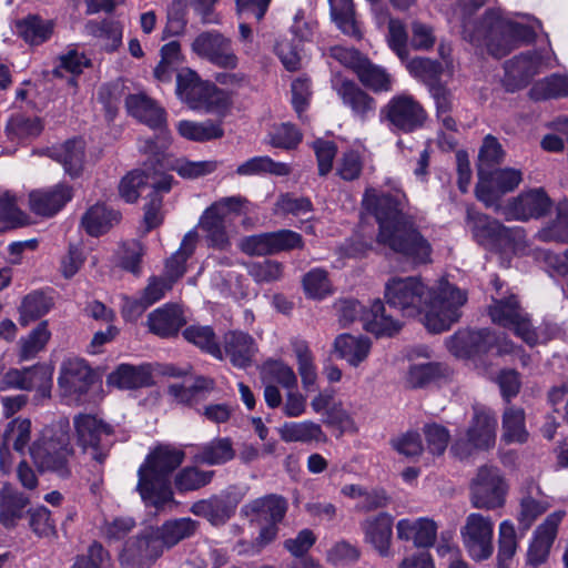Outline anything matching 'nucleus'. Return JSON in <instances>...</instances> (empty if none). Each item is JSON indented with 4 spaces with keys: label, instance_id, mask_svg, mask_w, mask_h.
Returning <instances> with one entry per match:
<instances>
[{
    "label": "nucleus",
    "instance_id": "1",
    "mask_svg": "<svg viewBox=\"0 0 568 568\" xmlns=\"http://www.w3.org/2000/svg\"><path fill=\"white\" fill-rule=\"evenodd\" d=\"M385 300L389 307L403 316L424 314L423 324L432 333L450 328L460 317L459 308L466 302V294L447 281H440L437 288H428L418 277H393L385 285Z\"/></svg>",
    "mask_w": 568,
    "mask_h": 568
},
{
    "label": "nucleus",
    "instance_id": "2",
    "mask_svg": "<svg viewBox=\"0 0 568 568\" xmlns=\"http://www.w3.org/2000/svg\"><path fill=\"white\" fill-rule=\"evenodd\" d=\"M362 204L379 224L377 243L389 247L413 265L432 263V244L418 231L410 217L404 214L406 196L403 192L397 190L393 193H384L374 187H367Z\"/></svg>",
    "mask_w": 568,
    "mask_h": 568
},
{
    "label": "nucleus",
    "instance_id": "3",
    "mask_svg": "<svg viewBox=\"0 0 568 568\" xmlns=\"http://www.w3.org/2000/svg\"><path fill=\"white\" fill-rule=\"evenodd\" d=\"M463 38L475 47H486L490 55L500 59L509 54L518 41L532 42L536 31L504 18L499 11L488 10L479 21H464Z\"/></svg>",
    "mask_w": 568,
    "mask_h": 568
},
{
    "label": "nucleus",
    "instance_id": "4",
    "mask_svg": "<svg viewBox=\"0 0 568 568\" xmlns=\"http://www.w3.org/2000/svg\"><path fill=\"white\" fill-rule=\"evenodd\" d=\"M184 457L182 449L170 445H160L148 455L138 470V490L146 505L160 509L173 501L169 476Z\"/></svg>",
    "mask_w": 568,
    "mask_h": 568
},
{
    "label": "nucleus",
    "instance_id": "5",
    "mask_svg": "<svg viewBox=\"0 0 568 568\" xmlns=\"http://www.w3.org/2000/svg\"><path fill=\"white\" fill-rule=\"evenodd\" d=\"M30 456L40 471H50L60 478L71 475L70 459L74 449L67 427H45L29 446Z\"/></svg>",
    "mask_w": 568,
    "mask_h": 568
},
{
    "label": "nucleus",
    "instance_id": "6",
    "mask_svg": "<svg viewBox=\"0 0 568 568\" xmlns=\"http://www.w3.org/2000/svg\"><path fill=\"white\" fill-rule=\"evenodd\" d=\"M74 438L81 452L93 463L103 466L114 440V428L93 414L80 413L73 417Z\"/></svg>",
    "mask_w": 568,
    "mask_h": 568
},
{
    "label": "nucleus",
    "instance_id": "7",
    "mask_svg": "<svg viewBox=\"0 0 568 568\" xmlns=\"http://www.w3.org/2000/svg\"><path fill=\"white\" fill-rule=\"evenodd\" d=\"M288 510L287 499L278 494H268L255 498L241 508V515L251 524L260 527L255 542L258 549L274 541L278 535V525Z\"/></svg>",
    "mask_w": 568,
    "mask_h": 568
},
{
    "label": "nucleus",
    "instance_id": "8",
    "mask_svg": "<svg viewBox=\"0 0 568 568\" xmlns=\"http://www.w3.org/2000/svg\"><path fill=\"white\" fill-rule=\"evenodd\" d=\"M466 224L474 240L485 248L499 251L513 247L524 239L520 227H507L498 220L468 206Z\"/></svg>",
    "mask_w": 568,
    "mask_h": 568
},
{
    "label": "nucleus",
    "instance_id": "9",
    "mask_svg": "<svg viewBox=\"0 0 568 568\" xmlns=\"http://www.w3.org/2000/svg\"><path fill=\"white\" fill-rule=\"evenodd\" d=\"M339 322L343 325L361 321L363 327L376 336H392L402 328V323L387 314L381 300L372 303L369 310L355 300H342L337 303Z\"/></svg>",
    "mask_w": 568,
    "mask_h": 568
},
{
    "label": "nucleus",
    "instance_id": "10",
    "mask_svg": "<svg viewBox=\"0 0 568 568\" xmlns=\"http://www.w3.org/2000/svg\"><path fill=\"white\" fill-rule=\"evenodd\" d=\"M128 112L153 130H158L156 139H148L142 146L144 152L159 154L169 145L165 111L153 99L144 93L130 94L125 99Z\"/></svg>",
    "mask_w": 568,
    "mask_h": 568
},
{
    "label": "nucleus",
    "instance_id": "11",
    "mask_svg": "<svg viewBox=\"0 0 568 568\" xmlns=\"http://www.w3.org/2000/svg\"><path fill=\"white\" fill-rule=\"evenodd\" d=\"M497 418L485 409H475L465 438H458L452 452L460 459L467 458L474 450H488L496 443Z\"/></svg>",
    "mask_w": 568,
    "mask_h": 568
},
{
    "label": "nucleus",
    "instance_id": "12",
    "mask_svg": "<svg viewBox=\"0 0 568 568\" xmlns=\"http://www.w3.org/2000/svg\"><path fill=\"white\" fill-rule=\"evenodd\" d=\"M507 481L500 469L493 465L478 468L470 484V500L475 508L495 509L505 504Z\"/></svg>",
    "mask_w": 568,
    "mask_h": 568
},
{
    "label": "nucleus",
    "instance_id": "13",
    "mask_svg": "<svg viewBox=\"0 0 568 568\" xmlns=\"http://www.w3.org/2000/svg\"><path fill=\"white\" fill-rule=\"evenodd\" d=\"M381 119L388 122L392 130L412 133L424 126L427 112L410 94L394 95L381 110Z\"/></svg>",
    "mask_w": 568,
    "mask_h": 568
},
{
    "label": "nucleus",
    "instance_id": "14",
    "mask_svg": "<svg viewBox=\"0 0 568 568\" xmlns=\"http://www.w3.org/2000/svg\"><path fill=\"white\" fill-rule=\"evenodd\" d=\"M491 321L503 327L514 331L525 343L534 346L538 342V336L532 328L527 314L519 306L515 295L508 297H494V304L489 306Z\"/></svg>",
    "mask_w": 568,
    "mask_h": 568
},
{
    "label": "nucleus",
    "instance_id": "15",
    "mask_svg": "<svg viewBox=\"0 0 568 568\" xmlns=\"http://www.w3.org/2000/svg\"><path fill=\"white\" fill-rule=\"evenodd\" d=\"M191 49L199 58L217 68L234 70L239 65V57L233 49L232 40L217 30L199 33Z\"/></svg>",
    "mask_w": 568,
    "mask_h": 568
},
{
    "label": "nucleus",
    "instance_id": "16",
    "mask_svg": "<svg viewBox=\"0 0 568 568\" xmlns=\"http://www.w3.org/2000/svg\"><path fill=\"white\" fill-rule=\"evenodd\" d=\"M460 535L465 549L474 560H485L493 555L494 523L490 517L477 513L469 514Z\"/></svg>",
    "mask_w": 568,
    "mask_h": 568
},
{
    "label": "nucleus",
    "instance_id": "17",
    "mask_svg": "<svg viewBox=\"0 0 568 568\" xmlns=\"http://www.w3.org/2000/svg\"><path fill=\"white\" fill-rule=\"evenodd\" d=\"M303 237L291 230H280L246 236L241 241V250L248 255H273L280 252L302 248Z\"/></svg>",
    "mask_w": 568,
    "mask_h": 568
},
{
    "label": "nucleus",
    "instance_id": "18",
    "mask_svg": "<svg viewBox=\"0 0 568 568\" xmlns=\"http://www.w3.org/2000/svg\"><path fill=\"white\" fill-rule=\"evenodd\" d=\"M173 176L145 166L143 170H133L122 178L119 184L120 196L128 203H134L143 187H150L151 191L170 192L173 184Z\"/></svg>",
    "mask_w": 568,
    "mask_h": 568
},
{
    "label": "nucleus",
    "instance_id": "19",
    "mask_svg": "<svg viewBox=\"0 0 568 568\" xmlns=\"http://www.w3.org/2000/svg\"><path fill=\"white\" fill-rule=\"evenodd\" d=\"M505 152L497 139L490 134L486 135L480 146L477 163L478 182L475 186V195L486 207L497 203V194L490 187L486 174L490 168L503 162Z\"/></svg>",
    "mask_w": 568,
    "mask_h": 568
},
{
    "label": "nucleus",
    "instance_id": "20",
    "mask_svg": "<svg viewBox=\"0 0 568 568\" xmlns=\"http://www.w3.org/2000/svg\"><path fill=\"white\" fill-rule=\"evenodd\" d=\"M244 498L243 491L237 487H229L219 495L194 503L191 511L195 516L207 519L212 525L225 524L234 514L239 504Z\"/></svg>",
    "mask_w": 568,
    "mask_h": 568
},
{
    "label": "nucleus",
    "instance_id": "21",
    "mask_svg": "<svg viewBox=\"0 0 568 568\" xmlns=\"http://www.w3.org/2000/svg\"><path fill=\"white\" fill-rule=\"evenodd\" d=\"M162 556L159 541L151 529L130 538L124 544L119 560L124 568H150Z\"/></svg>",
    "mask_w": 568,
    "mask_h": 568
},
{
    "label": "nucleus",
    "instance_id": "22",
    "mask_svg": "<svg viewBox=\"0 0 568 568\" xmlns=\"http://www.w3.org/2000/svg\"><path fill=\"white\" fill-rule=\"evenodd\" d=\"M564 515V511H555L536 528L526 552L525 568H538L548 560Z\"/></svg>",
    "mask_w": 568,
    "mask_h": 568
},
{
    "label": "nucleus",
    "instance_id": "23",
    "mask_svg": "<svg viewBox=\"0 0 568 568\" xmlns=\"http://www.w3.org/2000/svg\"><path fill=\"white\" fill-rule=\"evenodd\" d=\"M552 206L551 199L542 189H531L513 197L505 207L507 220L526 222L547 215Z\"/></svg>",
    "mask_w": 568,
    "mask_h": 568
},
{
    "label": "nucleus",
    "instance_id": "24",
    "mask_svg": "<svg viewBox=\"0 0 568 568\" xmlns=\"http://www.w3.org/2000/svg\"><path fill=\"white\" fill-rule=\"evenodd\" d=\"M93 377L92 369L84 359L69 357L61 364L58 384L64 395L74 396L80 400L91 387Z\"/></svg>",
    "mask_w": 568,
    "mask_h": 568
},
{
    "label": "nucleus",
    "instance_id": "25",
    "mask_svg": "<svg viewBox=\"0 0 568 568\" xmlns=\"http://www.w3.org/2000/svg\"><path fill=\"white\" fill-rule=\"evenodd\" d=\"M52 372L45 365H34L28 368H11L2 376L0 389L10 388L32 390L37 388L45 395L51 387Z\"/></svg>",
    "mask_w": 568,
    "mask_h": 568
},
{
    "label": "nucleus",
    "instance_id": "26",
    "mask_svg": "<svg viewBox=\"0 0 568 568\" xmlns=\"http://www.w3.org/2000/svg\"><path fill=\"white\" fill-rule=\"evenodd\" d=\"M541 55L537 51L520 53L505 62L503 85L508 92L525 88L537 74Z\"/></svg>",
    "mask_w": 568,
    "mask_h": 568
},
{
    "label": "nucleus",
    "instance_id": "27",
    "mask_svg": "<svg viewBox=\"0 0 568 568\" xmlns=\"http://www.w3.org/2000/svg\"><path fill=\"white\" fill-rule=\"evenodd\" d=\"M221 348L223 358H229L230 363L237 368L251 366L258 349L255 339L243 331L225 333Z\"/></svg>",
    "mask_w": 568,
    "mask_h": 568
},
{
    "label": "nucleus",
    "instance_id": "28",
    "mask_svg": "<svg viewBox=\"0 0 568 568\" xmlns=\"http://www.w3.org/2000/svg\"><path fill=\"white\" fill-rule=\"evenodd\" d=\"M497 343V335L488 328L459 332L449 341V349L460 357L487 354Z\"/></svg>",
    "mask_w": 568,
    "mask_h": 568
},
{
    "label": "nucleus",
    "instance_id": "29",
    "mask_svg": "<svg viewBox=\"0 0 568 568\" xmlns=\"http://www.w3.org/2000/svg\"><path fill=\"white\" fill-rule=\"evenodd\" d=\"M437 530L436 521L427 517L417 519L404 518L396 524L397 538L403 541H412L418 549L434 547L437 539Z\"/></svg>",
    "mask_w": 568,
    "mask_h": 568
},
{
    "label": "nucleus",
    "instance_id": "30",
    "mask_svg": "<svg viewBox=\"0 0 568 568\" xmlns=\"http://www.w3.org/2000/svg\"><path fill=\"white\" fill-rule=\"evenodd\" d=\"M72 199V187L57 184L48 190H34L29 194L30 210L41 216H53Z\"/></svg>",
    "mask_w": 568,
    "mask_h": 568
},
{
    "label": "nucleus",
    "instance_id": "31",
    "mask_svg": "<svg viewBox=\"0 0 568 568\" xmlns=\"http://www.w3.org/2000/svg\"><path fill=\"white\" fill-rule=\"evenodd\" d=\"M549 507L550 504L539 484L534 479H528L521 488L520 510L517 517L521 529L528 530Z\"/></svg>",
    "mask_w": 568,
    "mask_h": 568
},
{
    "label": "nucleus",
    "instance_id": "32",
    "mask_svg": "<svg viewBox=\"0 0 568 568\" xmlns=\"http://www.w3.org/2000/svg\"><path fill=\"white\" fill-rule=\"evenodd\" d=\"M365 541L371 544L382 556L390 555V542L393 536V517L387 513H379L376 516L366 518L361 523Z\"/></svg>",
    "mask_w": 568,
    "mask_h": 568
},
{
    "label": "nucleus",
    "instance_id": "33",
    "mask_svg": "<svg viewBox=\"0 0 568 568\" xmlns=\"http://www.w3.org/2000/svg\"><path fill=\"white\" fill-rule=\"evenodd\" d=\"M232 220L207 207L202 214L199 227L210 247L225 251L231 246L230 232Z\"/></svg>",
    "mask_w": 568,
    "mask_h": 568
},
{
    "label": "nucleus",
    "instance_id": "34",
    "mask_svg": "<svg viewBox=\"0 0 568 568\" xmlns=\"http://www.w3.org/2000/svg\"><path fill=\"white\" fill-rule=\"evenodd\" d=\"M48 155L62 164L64 172L71 178L81 175L85 158V142L82 139H70L48 150Z\"/></svg>",
    "mask_w": 568,
    "mask_h": 568
},
{
    "label": "nucleus",
    "instance_id": "35",
    "mask_svg": "<svg viewBox=\"0 0 568 568\" xmlns=\"http://www.w3.org/2000/svg\"><path fill=\"white\" fill-rule=\"evenodd\" d=\"M29 497L10 484H4L0 489V524L12 529L23 518L29 505Z\"/></svg>",
    "mask_w": 568,
    "mask_h": 568
},
{
    "label": "nucleus",
    "instance_id": "36",
    "mask_svg": "<svg viewBox=\"0 0 568 568\" xmlns=\"http://www.w3.org/2000/svg\"><path fill=\"white\" fill-rule=\"evenodd\" d=\"M210 81H203L192 69L184 68L176 74V95L191 109L200 110Z\"/></svg>",
    "mask_w": 568,
    "mask_h": 568
},
{
    "label": "nucleus",
    "instance_id": "37",
    "mask_svg": "<svg viewBox=\"0 0 568 568\" xmlns=\"http://www.w3.org/2000/svg\"><path fill=\"white\" fill-rule=\"evenodd\" d=\"M199 528V523L192 518H179L165 521L161 527L150 528L154 538L159 541L162 552L172 548L180 541L192 537Z\"/></svg>",
    "mask_w": 568,
    "mask_h": 568
},
{
    "label": "nucleus",
    "instance_id": "38",
    "mask_svg": "<svg viewBox=\"0 0 568 568\" xmlns=\"http://www.w3.org/2000/svg\"><path fill=\"white\" fill-rule=\"evenodd\" d=\"M150 331L160 337L175 336L186 324L182 310L178 305L168 304L149 314Z\"/></svg>",
    "mask_w": 568,
    "mask_h": 568
},
{
    "label": "nucleus",
    "instance_id": "39",
    "mask_svg": "<svg viewBox=\"0 0 568 568\" xmlns=\"http://www.w3.org/2000/svg\"><path fill=\"white\" fill-rule=\"evenodd\" d=\"M214 389L215 382L213 378L196 376L190 385L171 384L168 387V393L178 403L194 407L204 402Z\"/></svg>",
    "mask_w": 568,
    "mask_h": 568
},
{
    "label": "nucleus",
    "instance_id": "40",
    "mask_svg": "<svg viewBox=\"0 0 568 568\" xmlns=\"http://www.w3.org/2000/svg\"><path fill=\"white\" fill-rule=\"evenodd\" d=\"M337 93L343 103L349 106L354 115L362 121L367 120L376 110L375 99L353 81H343L337 89Z\"/></svg>",
    "mask_w": 568,
    "mask_h": 568
},
{
    "label": "nucleus",
    "instance_id": "41",
    "mask_svg": "<svg viewBox=\"0 0 568 568\" xmlns=\"http://www.w3.org/2000/svg\"><path fill=\"white\" fill-rule=\"evenodd\" d=\"M280 437L285 443H304L312 442L325 443L327 437L320 424L312 420L288 422L284 423L278 429Z\"/></svg>",
    "mask_w": 568,
    "mask_h": 568
},
{
    "label": "nucleus",
    "instance_id": "42",
    "mask_svg": "<svg viewBox=\"0 0 568 568\" xmlns=\"http://www.w3.org/2000/svg\"><path fill=\"white\" fill-rule=\"evenodd\" d=\"M53 29V21L44 20L38 14H29L16 21L17 33L30 45H39L48 41Z\"/></svg>",
    "mask_w": 568,
    "mask_h": 568
},
{
    "label": "nucleus",
    "instance_id": "43",
    "mask_svg": "<svg viewBox=\"0 0 568 568\" xmlns=\"http://www.w3.org/2000/svg\"><path fill=\"white\" fill-rule=\"evenodd\" d=\"M197 232H187L179 247V250L171 255L165 262L164 277L170 280L171 283H175L182 277L186 271L185 263L192 256L197 244Z\"/></svg>",
    "mask_w": 568,
    "mask_h": 568
},
{
    "label": "nucleus",
    "instance_id": "44",
    "mask_svg": "<svg viewBox=\"0 0 568 568\" xmlns=\"http://www.w3.org/2000/svg\"><path fill=\"white\" fill-rule=\"evenodd\" d=\"M235 456L232 440L227 437L214 438L199 447L193 456V462L200 465H223Z\"/></svg>",
    "mask_w": 568,
    "mask_h": 568
},
{
    "label": "nucleus",
    "instance_id": "45",
    "mask_svg": "<svg viewBox=\"0 0 568 568\" xmlns=\"http://www.w3.org/2000/svg\"><path fill=\"white\" fill-rule=\"evenodd\" d=\"M371 341L365 336L342 334L335 338L334 348L338 355L352 366H358L364 362L371 351Z\"/></svg>",
    "mask_w": 568,
    "mask_h": 568
},
{
    "label": "nucleus",
    "instance_id": "46",
    "mask_svg": "<svg viewBox=\"0 0 568 568\" xmlns=\"http://www.w3.org/2000/svg\"><path fill=\"white\" fill-rule=\"evenodd\" d=\"M88 34L99 39L101 47L109 52H113L122 44L123 27L119 21L104 19L102 21H89L85 24Z\"/></svg>",
    "mask_w": 568,
    "mask_h": 568
},
{
    "label": "nucleus",
    "instance_id": "47",
    "mask_svg": "<svg viewBox=\"0 0 568 568\" xmlns=\"http://www.w3.org/2000/svg\"><path fill=\"white\" fill-rule=\"evenodd\" d=\"M121 214L103 204L91 206L82 216V226L92 236L105 233L113 224L118 223Z\"/></svg>",
    "mask_w": 568,
    "mask_h": 568
},
{
    "label": "nucleus",
    "instance_id": "48",
    "mask_svg": "<svg viewBox=\"0 0 568 568\" xmlns=\"http://www.w3.org/2000/svg\"><path fill=\"white\" fill-rule=\"evenodd\" d=\"M150 378V372L145 367L121 364L108 375L106 382L121 389H133L146 386Z\"/></svg>",
    "mask_w": 568,
    "mask_h": 568
},
{
    "label": "nucleus",
    "instance_id": "49",
    "mask_svg": "<svg viewBox=\"0 0 568 568\" xmlns=\"http://www.w3.org/2000/svg\"><path fill=\"white\" fill-rule=\"evenodd\" d=\"M331 16L338 29L346 36L361 39L362 33L358 28L353 0H328Z\"/></svg>",
    "mask_w": 568,
    "mask_h": 568
},
{
    "label": "nucleus",
    "instance_id": "50",
    "mask_svg": "<svg viewBox=\"0 0 568 568\" xmlns=\"http://www.w3.org/2000/svg\"><path fill=\"white\" fill-rule=\"evenodd\" d=\"M527 438L525 410L521 407L509 405L503 414V439L506 443L523 444Z\"/></svg>",
    "mask_w": 568,
    "mask_h": 568
},
{
    "label": "nucleus",
    "instance_id": "51",
    "mask_svg": "<svg viewBox=\"0 0 568 568\" xmlns=\"http://www.w3.org/2000/svg\"><path fill=\"white\" fill-rule=\"evenodd\" d=\"M293 351L297 359V371L301 376L303 388L306 392L315 390L317 372L307 343L304 341L293 342Z\"/></svg>",
    "mask_w": 568,
    "mask_h": 568
},
{
    "label": "nucleus",
    "instance_id": "52",
    "mask_svg": "<svg viewBox=\"0 0 568 568\" xmlns=\"http://www.w3.org/2000/svg\"><path fill=\"white\" fill-rule=\"evenodd\" d=\"M43 130L42 122L37 116L17 113L10 116L6 125V133L11 141H22L38 136Z\"/></svg>",
    "mask_w": 568,
    "mask_h": 568
},
{
    "label": "nucleus",
    "instance_id": "53",
    "mask_svg": "<svg viewBox=\"0 0 568 568\" xmlns=\"http://www.w3.org/2000/svg\"><path fill=\"white\" fill-rule=\"evenodd\" d=\"M182 334L189 343L197 346L217 359H223L222 348L211 326L191 325L186 327Z\"/></svg>",
    "mask_w": 568,
    "mask_h": 568
},
{
    "label": "nucleus",
    "instance_id": "54",
    "mask_svg": "<svg viewBox=\"0 0 568 568\" xmlns=\"http://www.w3.org/2000/svg\"><path fill=\"white\" fill-rule=\"evenodd\" d=\"M51 333L48 328V322L43 321L30 332L26 337H21L18 346V356L20 361H29L34 358L41 351L44 349L45 345L50 339Z\"/></svg>",
    "mask_w": 568,
    "mask_h": 568
},
{
    "label": "nucleus",
    "instance_id": "55",
    "mask_svg": "<svg viewBox=\"0 0 568 568\" xmlns=\"http://www.w3.org/2000/svg\"><path fill=\"white\" fill-rule=\"evenodd\" d=\"M542 242L568 243V202L557 206L556 219L544 226L537 234Z\"/></svg>",
    "mask_w": 568,
    "mask_h": 568
},
{
    "label": "nucleus",
    "instance_id": "56",
    "mask_svg": "<svg viewBox=\"0 0 568 568\" xmlns=\"http://www.w3.org/2000/svg\"><path fill=\"white\" fill-rule=\"evenodd\" d=\"M357 77L366 88L374 92L389 91L392 89V77L379 65L372 63L367 58L358 67Z\"/></svg>",
    "mask_w": 568,
    "mask_h": 568
},
{
    "label": "nucleus",
    "instance_id": "57",
    "mask_svg": "<svg viewBox=\"0 0 568 568\" xmlns=\"http://www.w3.org/2000/svg\"><path fill=\"white\" fill-rule=\"evenodd\" d=\"M52 305V300L42 292L36 291L28 294L19 308L20 324L27 326L30 322L40 318L50 311Z\"/></svg>",
    "mask_w": 568,
    "mask_h": 568
},
{
    "label": "nucleus",
    "instance_id": "58",
    "mask_svg": "<svg viewBox=\"0 0 568 568\" xmlns=\"http://www.w3.org/2000/svg\"><path fill=\"white\" fill-rule=\"evenodd\" d=\"M178 131L183 138L199 142L219 139L224 134L221 125L211 120L201 123L181 121L178 125Z\"/></svg>",
    "mask_w": 568,
    "mask_h": 568
},
{
    "label": "nucleus",
    "instance_id": "59",
    "mask_svg": "<svg viewBox=\"0 0 568 568\" xmlns=\"http://www.w3.org/2000/svg\"><path fill=\"white\" fill-rule=\"evenodd\" d=\"M239 175L271 173L277 176L288 175L291 168L286 163L275 162L268 156H255L237 166Z\"/></svg>",
    "mask_w": 568,
    "mask_h": 568
},
{
    "label": "nucleus",
    "instance_id": "60",
    "mask_svg": "<svg viewBox=\"0 0 568 568\" xmlns=\"http://www.w3.org/2000/svg\"><path fill=\"white\" fill-rule=\"evenodd\" d=\"M214 475V470H202L196 466H187L176 474L174 485L180 493L197 490L209 485Z\"/></svg>",
    "mask_w": 568,
    "mask_h": 568
},
{
    "label": "nucleus",
    "instance_id": "61",
    "mask_svg": "<svg viewBox=\"0 0 568 568\" xmlns=\"http://www.w3.org/2000/svg\"><path fill=\"white\" fill-rule=\"evenodd\" d=\"M406 68L413 77L422 80L428 89L430 85L440 83L443 65L438 61L418 57L409 60Z\"/></svg>",
    "mask_w": 568,
    "mask_h": 568
},
{
    "label": "nucleus",
    "instance_id": "62",
    "mask_svg": "<svg viewBox=\"0 0 568 568\" xmlns=\"http://www.w3.org/2000/svg\"><path fill=\"white\" fill-rule=\"evenodd\" d=\"M535 100L556 99L568 95V75L552 74L538 81L530 90Z\"/></svg>",
    "mask_w": 568,
    "mask_h": 568
},
{
    "label": "nucleus",
    "instance_id": "63",
    "mask_svg": "<svg viewBox=\"0 0 568 568\" xmlns=\"http://www.w3.org/2000/svg\"><path fill=\"white\" fill-rule=\"evenodd\" d=\"M262 376L264 381L278 383L286 389L297 388V377L293 368L282 361L270 359L262 367Z\"/></svg>",
    "mask_w": 568,
    "mask_h": 568
},
{
    "label": "nucleus",
    "instance_id": "64",
    "mask_svg": "<svg viewBox=\"0 0 568 568\" xmlns=\"http://www.w3.org/2000/svg\"><path fill=\"white\" fill-rule=\"evenodd\" d=\"M486 179L490 187L496 192L498 201L503 194L514 191L520 184L523 173L516 169L505 168L493 172L489 171L486 174Z\"/></svg>",
    "mask_w": 568,
    "mask_h": 568
}]
</instances>
